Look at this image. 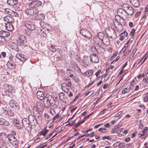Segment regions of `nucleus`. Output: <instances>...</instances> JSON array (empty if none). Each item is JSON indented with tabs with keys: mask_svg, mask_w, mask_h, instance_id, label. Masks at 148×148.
Listing matches in <instances>:
<instances>
[{
	"mask_svg": "<svg viewBox=\"0 0 148 148\" xmlns=\"http://www.w3.org/2000/svg\"><path fill=\"white\" fill-rule=\"evenodd\" d=\"M39 12L38 8H29L25 10V12L27 17H30L37 14Z\"/></svg>",
	"mask_w": 148,
	"mask_h": 148,
	"instance_id": "f257e3e1",
	"label": "nucleus"
},
{
	"mask_svg": "<svg viewBox=\"0 0 148 148\" xmlns=\"http://www.w3.org/2000/svg\"><path fill=\"white\" fill-rule=\"evenodd\" d=\"M122 8L124 12L128 15H132L134 14V9L130 5L127 4L123 5Z\"/></svg>",
	"mask_w": 148,
	"mask_h": 148,
	"instance_id": "f03ea898",
	"label": "nucleus"
},
{
	"mask_svg": "<svg viewBox=\"0 0 148 148\" xmlns=\"http://www.w3.org/2000/svg\"><path fill=\"white\" fill-rule=\"evenodd\" d=\"M106 32L109 37L114 39L116 38L117 34L116 31L112 28H108L106 29Z\"/></svg>",
	"mask_w": 148,
	"mask_h": 148,
	"instance_id": "7ed1b4c3",
	"label": "nucleus"
},
{
	"mask_svg": "<svg viewBox=\"0 0 148 148\" xmlns=\"http://www.w3.org/2000/svg\"><path fill=\"white\" fill-rule=\"evenodd\" d=\"M117 16H116L115 18L113 20V23L114 26L117 29V31L120 32L123 29L122 25H120L119 21V19L118 18Z\"/></svg>",
	"mask_w": 148,
	"mask_h": 148,
	"instance_id": "20e7f679",
	"label": "nucleus"
},
{
	"mask_svg": "<svg viewBox=\"0 0 148 148\" xmlns=\"http://www.w3.org/2000/svg\"><path fill=\"white\" fill-rule=\"evenodd\" d=\"M42 100H43V103L45 105L48 106L52 103H51V100H53V98L51 95H48L45 96Z\"/></svg>",
	"mask_w": 148,
	"mask_h": 148,
	"instance_id": "39448f33",
	"label": "nucleus"
},
{
	"mask_svg": "<svg viewBox=\"0 0 148 148\" xmlns=\"http://www.w3.org/2000/svg\"><path fill=\"white\" fill-rule=\"evenodd\" d=\"M42 2L39 1H34L30 3L28 6L29 8H37L38 6H40Z\"/></svg>",
	"mask_w": 148,
	"mask_h": 148,
	"instance_id": "423d86ee",
	"label": "nucleus"
},
{
	"mask_svg": "<svg viewBox=\"0 0 148 148\" xmlns=\"http://www.w3.org/2000/svg\"><path fill=\"white\" fill-rule=\"evenodd\" d=\"M24 24L25 26L29 30H33L35 28L34 25L29 21H25Z\"/></svg>",
	"mask_w": 148,
	"mask_h": 148,
	"instance_id": "0eeeda50",
	"label": "nucleus"
},
{
	"mask_svg": "<svg viewBox=\"0 0 148 148\" xmlns=\"http://www.w3.org/2000/svg\"><path fill=\"white\" fill-rule=\"evenodd\" d=\"M27 42L26 38L23 35H21L19 37L18 44L21 46L25 45Z\"/></svg>",
	"mask_w": 148,
	"mask_h": 148,
	"instance_id": "6e6552de",
	"label": "nucleus"
},
{
	"mask_svg": "<svg viewBox=\"0 0 148 148\" xmlns=\"http://www.w3.org/2000/svg\"><path fill=\"white\" fill-rule=\"evenodd\" d=\"M80 33L84 37L88 38H91L92 35L90 32L88 30L85 29H82L80 31Z\"/></svg>",
	"mask_w": 148,
	"mask_h": 148,
	"instance_id": "1a4fd4ad",
	"label": "nucleus"
},
{
	"mask_svg": "<svg viewBox=\"0 0 148 148\" xmlns=\"http://www.w3.org/2000/svg\"><path fill=\"white\" fill-rule=\"evenodd\" d=\"M43 108V105L42 103L40 102H38L36 103V106L34 107V110H35L36 111H40Z\"/></svg>",
	"mask_w": 148,
	"mask_h": 148,
	"instance_id": "9d476101",
	"label": "nucleus"
},
{
	"mask_svg": "<svg viewBox=\"0 0 148 148\" xmlns=\"http://www.w3.org/2000/svg\"><path fill=\"white\" fill-rule=\"evenodd\" d=\"M31 125H35V123H36V121L35 117L32 115H29L27 119Z\"/></svg>",
	"mask_w": 148,
	"mask_h": 148,
	"instance_id": "9b49d317",
	"label": "nucleus"
},
{
	"mask_svg": "<svg viewBox=\"0 0 148 148\" xmlns=\"http://www.w3.org/2000/svg\"><path fill=\"white\" fill-rule=\"evenodd\" d=\"M61 86L62 90L65 92L67 93L69 90V87L71 86H68L65 83H62L61 84Z\"/></svg>",
	"mask_w": 148,
	"mask_h": 148,
	"instance_id": "f8f14e48",
	"label": "nucleus"
},
{
	"mask_svg": "<svg viewBox=\"0 0 148 148\" xmlns=\"http://www.w3.org/2000/svg\"><path fill=\"white\" fill-rule=\"evenodd\" d=\"M4 21L7 22L6 23H12L14 22L13 18L9 16H7L3 18Z\"/></svg>",
	"mask_w": 148,
	"mask_h": 148,
	"instance_id": "ddd939ff",
	"label": "nucleus"
},
{
	"mask_svg": "<svg viewBox=\"0 0 148 148\" xmlns=\"http://www.w3.org/2000/svg\"><path fill=\"white\" fill-rule=\"evenodd\" d=\"M91 57L90 56H85L84 57L83 61L86 65H89L90 62H91Z\"/></svg>",
	"mask_w": 148,
	"mask_h": 148,
	"instance_id": "4468645a",
	"label": "nucleus"
},
{
	"mask_svg": "<svg viewBox=\"0 0 148 148\" xmlns=\"http://www.w3.org/2000/svg\"><path fill=\"white\" fill-rule=\"evenodd\" d=\"M23 126L27 127L31 125L30 123L26 118H24L22 120Z\"/></svg>",
	"mask_w": 148,
	"mask_h": 148,
	"instance_id": "2eb2a0df",
	"label": "nucleus"
},
{
	"mask_svg": "<svg viewBox=\"0 0 148 148\" xmlns=\"http://www.w3.org/2000/svg\"><path fill=\"white\" fill-rule=\"evenodd\" d=\"M9 104L10 106L12 108H18V104L15 101L13 100H10L9 102Z\"/></svg>",
	"mask_w": 148,
	"mask_h": 148,
	"instance_id": "dca6fc26",
	"label": "nucleus"
},
{
	"mask_svg": "<svg viewBox=\"0 0 148 148\" xmlns=\"http://www.w3.org/2000/svg\"><path fill=\"white\" fill-rule=\"evenodd\" d=\"M91 57V62L94 63H97L99 62V58L96 54H93Z\"/></svg>",
	"mask_w": 148,
	"mask_h": 148,
	"instance_id": "f3484780",
	"label": "nucleus"
},
{
	"mask_svg": "<svg viewBox=\"0 0 148 148\" xmlns=\"http://www.w3.org/2000/svg\"><path fill=\"white\" fill-rule=\"evenodd\" d=\"M130 2L135 8L138 7L140 5L139 1L138 0H130Z\"/></svg>",
	"mask_w": 148,
	"mask_h": 148,
	"instance_id": "a211bd4d",
	"label": "nucleus"
},
{
	"mask_svg": "<svg viewBox=\"0 0 148 148\" xmlns=\"http://www.w3.org/2000/svg\"><path fill=\"white\" fill-rule=\"evenodd\" d=\"M5 26L6 29L8 31H11L14 29L13 25L10 23H5Z\"/></svg>",
	"mask_w": 148,
	"mask_h": 148,
	"instance_id": "6ab92c4d",
	"label": "nucleus"
},
{
	"mask_svg": "<svg viewBox=\"0 0 148 148\" xmlns=\"http://www.w3.org/2000/svg\"><path fill=\"white\" fill-rule=\"evenodd\" d=\"M16 57L22 62L25 61L26 60V58H25L24 55L22 54L17 53L16 55Z\"/></svg>",
	"mask_w": 148,
	"mask_h": 148,
	"instance_id": "aec40b11",
	"label": "nucleus"
},
{
	"mask_svg": "<svg viewBox=\"0 0 148 148\" xmlns=\"http://www.w3.org/2000/svg\"><path fill=\"white\" fill-rule=\"evenodd\" d=\"M36 95L38 98L40 100H41L44 99L45 96L42 92L39 91L37 92Z\"/></svg>",
	"mask_w": 148,
	"mask_h": 148,
	"instance_id": "412c9836",
	"label": "nucleus"
},
{
	"mask_svg": "<svg viewBox=\"0 0 148 148\" xmlns=\"http://www.w3.org/2000/svg\"><path fill=\"white\" fill-rule=\"evenodd\" d=\"M94 41L97 44L99 45L100 46L103 42L102 39H101V38H99L97 37L94 39Z\"/></svg>",
	"mask_w": 148,
	"mask_h": 148,
	"instance_id": "4be33fe9",
	"label": "nucleus"
},
{
	"mask_svg": "<svg viewBox=\"0 0 148 148\" xmlns=\"http://www.w3.org/2000/svg\"><path fill=\"white\" fill-rule=\"evenodd\" d=\"M102 43H103L105 45L108 46L110 44V40L108 37H105L103 38V39H102Z\"/></svg>",
	"mask_w": 148,
	"mask_h": 148,
	"instance_id": "5701e85b",
	"label": "nucleus"
},
{
	"mask_svg": "<svg viewBox=\"0 0 148 148\" xmlns=\"http://www.w3.org/2000/svg\"><path fill=\"white\" fill-rule=\"evenodd\" d=\"M0 125H9V123L8 121L4 119L0 118Z\"/></svg>",
	"mask_w": 148,
	"mask_h": 148,
	"instance_id": "b1692460",
	"label": "nucleus"
},
{
	"mask_svg": "<svg viewBox=\"0 0 148 148\" xmlns=\"http://www.w3.org/2000/svg\"><path fill=\"white\" fill-rule=\"evenodd\" d=\"M0 34H1V36L4 38V37L9 36L10 35V33L9 32L4 31H1L0 32Z\"/></svg>",
	"mask_w": 148,
	"mask_h": 148,
	"instance_id": "393cba45",
	"label": "nucleus"
},
{
	"mask_svg": "<svg viewBox=\"0 0 148 148\" xmlns=\"http://www.w3.org/2000/svg\"><path fill=\"white\" fill-rule=\"evenodd\" d=\"M45 15L42 14H38L35 17L36 19L37 20L42 21L45 19Z\"/></svg>",
	"mask_w": 148,
	"mask_h": 148,
	"instance_id": "a878e982",
	"label": "nucleus"
},
{
	"mask_svg": "<svg viewBox=\"0 0 148 148\" xmlns=\"http://www.w3.org/2000/svg\"><path fill=\"white\" fill-rule=\"evenodd\" d=\"M127 33L126 31H124L120 35V36L119 38V40H123L125 38V37H127Z\"/></svg>",
	"mask_w": 148,
	"mask_h": 148,
	"instance_id": "bb28decb",
	"label": "nucleus"
},
{
	"mask_svg": "<svg viewBox=\"0 0 148 148\" xmlns=\"http://www.w3.org/2000/svg\"><path fill=\"white\" fill-rule=\"evenodd\" d=\"M121 127V125H119V124L117 125H116L114 126V128H113L112 130L111 131V132L112 133H114L116 132L117 133V130H118Z\"/></svg>",
	"mask_w": 148,
	"mask_h": 148,
	"instance_id": "cd10ccee",
	"label": "nucleus"
},
{
	"mask_svg": "<svg viewBox=\"0 0 148 148\" xmlns=\"http://www.w3.org/2000/svg\"><path fill=\"white\" fill-rule=\"evenodd\" d=\"M7 2L8 4L11 5H13L16 4V1L14 0H7Z\"/></svg>",
	"mask_w": 148,
	"mask_h": 148,
	"instance_id": "c85d7f7f",
	"label": "nucleus"
},
{
	"mask_svg": "<svg viewBox=\"0 0 148 148\" xmlns=\"http://www.w3.org/2000/svg\"><path fill=\"white\" fill-rule=\"evenodd\" d=\"M93 73V71L92 70H90L87 71L85 72L84 74L87 76H91Z\"/></svg>",
	"mask_w": 148,
	"mask_h": 148,
	"instance_id": "c756f323",
	"label": "nucleus"
},
{
	"mask_svg": "<svg viewBox=\"0 0 148 148\" xmlns=\"http://www.w3.org/2000/svg\"><path fill=\"white\" fill-rule=\"evenodd\" d=\"M7 138L10 142L13 140L14 138H15L14 136L11 134H9L8 135Z\"/></svg>",
	"mask_w": 148,
	"mask_h": 148,
	"instance_id": "7c9ffc66",
	"label": "nucleus"
},
{
	"mask_svg": "<svg viewBox=\"0 0 148 148\" xmlns=\"http://www.w3.org/2000/svg\"><path fill=\"white\" fill-rule=\"evenodd\" d=\"M17 121V120H16ZM16 127L18 129H21L23 128V125H21L18 122V121H16L15 123V125Z\"/></svg>",
	"mask_w": 148,
	"mask_h": 148,
	"instance_id": "2f4dec72",
	"label": "nucleus"
},
{
	"mask_svg": "<svg viewBox=\"0 0 148 148\" xmlns=\"http://www.w3.org/2000/svg\"><path fill=\"white\" fill-rule=\"evenodd\" d=\"M48 132V130L46 129H44L42 130L40 132L39 134V135H42L43 136H45L47 134Z\"/></svg>",
	"mask_w": 148,
	"mask_h": 148,
	"instance_id": "473e14b6",
	"label": "nucleus"
},
{
	"mask_svg": "<svg viewBox=\"0 0 148 148\" xmlns=\"http://www.w3.org/2000/svg\"><path fill=\"white\" fill-rule=\"evenodd\" d=\"M91 51L93 53V54H96L97 51L95 47L94 46H92L90 48Z\"/></svg>",
	"mask_w": 148,
	"mask_h": 148,
	"instance_id": "72a5a7b5",
	"label": "nucleus"
},
{
	"mask_svg": "<svg viewBox=\"0 0 148 148\" xmlns=\"http://www.w3.org/2000/svg\"><path fill=\"white\" fill-rule=\"evenodd\" d=\"M10 143L14 146L15 147L17 146L18 142L16 138H14V140H12V141H11Z\"/></svg>",
	"mask_w": 148,
	"mask_h": 148,
	"instance_id": "f704fd0d",
	"label": "nucleus"
},
{
	"mask_svg": "<svg viewBox=\"0 0 148 148\" xmlns=\"http://www.w3.org/2000/svg\"><path fill=\"white\" fill-rule=\"evenodd\" d=\"M4 88H5L6 90L9 92H11L12 91V90L10 89L12 87L11 86L9 85L5 84L4 85Z\"/></svg>",
	"mask_w": 148,
	"mask_h": 148,
	"instance_id": "c9c22d12",
	"label": "nucleus"
},
{
	"mask_svg": "<svg viewBox=\"0 0 148 148\" xmlns=\"http://www.w3.org/2000/svg\"><path fill=\"white\" fill-rule=\"evenodd\" d=\"M131 88V86H130L128 88H124L122 91V93L123 94H124L126 92H128L130 91V89Z\"/></svg>",
	"mask_w": 148,
	"mask_h": 148,
	"instance_id": "e433bc0d",
	"label": "nucleus"
},
{
	"mask_svg": "<svg viewBox=\"0 0 148 148\" xmlns=\"http://www.w3.org/2000/svg\"><path fill=\"white\" fill-rule=\"evenodd\" d=\"M117 17L119 19V21L120 23V25H122V24H124L125 20L123 18L120 17L119 16H117Z\"/></svg>",
	"mask_w": 148,
	"mask_h": 148,
	"instance_id": "4c0bfd02",
	"label": "nucleus"
},
{
	"mask_svg": "<svg viewBox=\"0 0 148 148\" xmlns=\"http://www.w3.org/2000/svg\"><path fill=\"white\" fill-rule=\"evenodd\" d=\"M98 36H97V37H98L99 38H101V39H103V38H105L104 37V34L103 33H99L98 34Z\"/></svg>",
	"mask_w": 148,
	"mask_h": 148,
	"instance_id": "58836bf2",
	"label": "nucleus"
},
{
	"mask_svg": "<svg viewBox=\"0 0 148 148\" xmlns=\"http://www.w3.org/2000/svg\"><path fill=\"white\" fill-rule=\"evenodd\" d=\"M9 66L10 69H13L15 68V65L14 63L10 62L9 63Z\"/></svg>",
	"mask_w": 148,
	"mask_h": 148,
	"instance_id": "ea45409f",
	"label": "nucleus"
},
{
	"mask_svg": "<svg viewBox=\"0 0 148 148\" xmlns=\"http://www.w3.org/2000/svg\"><path fill=\"white\" fill-rule=\"evenodd\" d=\"M148 93H147L144 95V97L143 98V101L146 102L148 101Z\"/></svg>",
	"mask_w": 148,
	"mask_h": 148,
	"instance_id": "a19ab883",
	"label": "nucleus"
},
{
	"mask_svg": "<svg viewBox=\"0 0 148 148\" xmlns=\"http://www.w3.org/2000/svg\"><path fill=\"white\" fill-rule=\"evenodd\" d=\"M65 82L64 83H65L66 84L68 85V86H71V82L70 80H65Z\"/></svg>",
	"mask_w": 148,
	"mask_h": 148,
	"instance_id": "79ce46f5",
	"label": "nucleus"
},
{
	"mask_svg": "<svg viewBox=\"0 0 148 148\" xmlns=\"http://www.w3.org/2000/svg\"><path fill=\"white\" fill-rule=\"evenodd\" d=\"M125 12L124 10L123 9V8H122L121 9H119L117 11V13L119 14H122Z\"/></svg>",
	"mask_w": 148,
	"mask_h": 148,
	"instance_id": "37998d69",
	"label": "nucleus"
},
{
	"mask_svg": "<svg viewBox=\"0 0 148 148\" xmlns=\"http://www.w3.org/2000/svg\"><path fill=\"white\" fill-rule=\"evenodd\" d=\"M50 50L52 52H55L56 50V48L54 47L53 45H51L50 47Z\"/></svg>",
	"mask_w": 148,
	"mask_h": 148,
	"instance_id": "c03bdc74",
	"label": "nucleus"
},
{
	"mask_svg": "<svg viewBox=\"0 0 148 148\" xmlns=\"http://www.w3.org/2000/svg\"><path fill=\"white\" fill-rule=\"evenodd\" d=\"M5 39L3 37L0 36V44L1 43L5 42Z\"/></svg>",
	"mask_w": 148,
	"mask_h": 148,
	"instance_id": "a18cd8bd",
	"label": "nucleus"
},
{
	"mask_svg": "<svg viewBox=\"0 0 148 148\" xmlns=\"http://www.w3.org/2000/svg\"><path fill=\"white\" fill-rule=\"evenodd\" d=\"M59 116V114H57L56 116H55L52 119V122H54V121L56 119H58Z\"/></svg>",
	"mask_w": 148,
	"mask_h": 148,
	"instance_id": "49530a36",
	"label": "nucleus"
},
{
	"mask_svg": "<svg viewBox=\"0 0 148 148\" xmlns=\"http://www.w3.org/2000/svg\"><path fill=\"white\" fill-rule=\"evenodd\" d=\"M65 95L64 93L63 92H60L59 95V97L60 99L61 98H64V96Z\"/></svg>",
	"mask_w": 148,
	"mask_h": 148,
	"instance_id": "de8ad7c7",
	"label": "nucleus"
},
{
	"mask_svg": "<svg viewBox=\"0 0 148 148\" xmlns=\"http://www.w3.org/2000/svg\"><path fill=\"white\" fill-rule=\"evenodd\" d=\"M145 77V74L142 73L138 75L137 76V78L138 79H140L142 77Z\"/></svg>",
	"mask_w": 148,
	"mask_h": 148,
	"instance_id": "09e8293b",
	"label": "nucleus"
},
{
	"mask_svg": "<svg viewBox=\"0 0 148 148\" xmlns=\"http://www.w3.org/2000/svg\"><path fill=\"white\" fill-rule=\"evenodd\" d=\"M58 132L57 131L55 130L54 132L52 133H53V136L52 138L55 137L58 134Z\"/></svg>",
	"mask_w": 148,
	"mask_h": 148,
	"instance_id": "8fccbe9b",
	"label": "nucleus"
},
{
	"mask_svg": "<svg viewBox=\"0 0 148 148\" xmlns=\"http://www.w3.org/2000/svg\"><path fill=\"white\" fill-rule=\"evenodd\" d=\"M143 81L145 83L148 84V77L146 78L144 77L143 79Z\"/></svg>",
	"mask_w": 148,
	"mask_h": 148,
	"instance_id": "3c124183",
	"label": "nucleus"
},
{
	"mask_svg": "<svg viewBox=\"0 0 148 148\" xmlns=\"http://www.w3.org/2000/svg\"><path fill=\"white\" fill-rule=\"evenodd\" d=\"M135 31V30L134 29H133L132 30L130 34L131 36H134Z\"/></svg>",
	"mask_w": 148,
	"mask_h": 148,
	"instance_id": "603ef678",
	"label": "nucleus"
},
{
	"mask_svg": "<svg viewBox=\"0 0 148 148\" xmlns=\"http://www.w3.org/2000/svg\"><path fill=\"white\" fill-rule=\"evenodd\" d=\"M147 127H145L143 129L142 131V132L144 134L147 130Z\"/></svg>",
	"mask_w": 148,
	"mask_h": 148,
	"instance_id": "864d4df0",
	"label": "nucleus"
},
{
	"mask_svg": "<svg viewBox=\"0 0 148 148\" xmlns=\"http://www.w3.org/2000/svg\"><path fill=\"white\" fill-rule=\"evenodd\" d=\"M37 30L38 32H37V33L38 34H39L40 33H41V32L42 31V29L41 28H39L37 27Z\"/></svg>",
	"mask_w": 148,
	"mask_h": 148,
	"instance_id": "5fc2aeb1",
	"label": "nucleus"
},
{
	"mask_svg": "<svg viewBox=\"0 0 148 148\" xmlns=\"http://www.w3.org/2000/svg\"><path fill=\"white\" fill-rule=\"evenodd\" d=\"M53 134V133H50L49 135H47L46 138V140H47Z\"/></svg>",
	"mask_w": 148,
	"mask_h": 148,
	"instance_id": "6e6d98bb",
	"label": "nucleus"
},
{
	"mask_svg": "<svg viewBox=\"0 0 148 148\" xmlns=\"http://www.w3.org/2000/svg\"><path fill=\"white\" fill-rule=\"evenodd\" d=\"M136 132H135L132 133L131 135V137L132 138H134L136 136Z\"/></svg>",
	"mask_w": 148,
	"mask_h": 148,
	"instance_id": "4d7b16f0",
	"label": "nucleus"
},
{
	"mask_svg": "<svg viewBox=\"0 0 148 148\" xmlns=\"http://www.w3.org/2000/svg\"><path fill=\"white\" fill-rule=\"evenodd\" d=\"M94 92L93 90H91L88 92V95L89 96H90Z\"/></svg>",
	"mask_w": 148,
	"mask_h": 148,
	"instance_id": "13d9d810",
	"label": "nucleus"
},
{
	"mask_svg": "<svg viewBox=\"0 0 148 148\" xmlns=\"http://www.w3.org/2000/svg\"><path fill=\"white\" fill-rule=\"evenodd\" d=\"M118 130H117V133L118 134H119L122 132V130H123V128H119V129H118Z\"/></svg>",
	"mask_w": 148,
	"mask_h": 148,
	"instance_id": "bf43d9fd",
	"label": "nucleus"
},
{
	"mask_svg": "<svg viewBox=\"0 0 148 148\" xmlns=\"http://www.w3.org/2000/svg\"><path fill=\"white\" fill-rule=\"evenodd\" d=\"M93 82H92L91 83H89L87 85H86L85 86V88H89L91 85L92 84Z\"/></svg>",
	"mask_w": 148,
	"mask_h": 148,
	"instance_id": "052dcab7",
	"label": "nucleus"
},
{
	"mask_svg": "<svg viewBox=\"0 0 148 148\" xmlns=\"http://www.w3.org/2000/svg\"><path fill=\"white\" fill-rule=\"evenodd\" d=\"M147 56H148V54H146L145 56L144 57V59L143 60V61L141 62L140 64H142L144 62V61L146 60V59L147 58Z\"/></svg>",
	"mask_w": 148,
	"mask_h": 148,
	"instance_id": "680f3d73",
	"label": "nucleus"
},
{
	"mask_svg": "<svg viewBox=\"0 0 148 148\" xmlns=\"http://www.w3.org/2000/svg\"><path fill=\"white\" fill-rule=\"evenodd\" d=\"M120 58V57L119 56H117L116 58V59L115 60H113V61L111 62V64H112V62H116Z\"/></svg>",
	"mask_w": 148,
	"mask_h": 148,
	"instance_id": "e2e57ef3",
	"label": "nucleus"
},
{
	"mask_svg": "<svg viewBox=\"0 0 148 148\" xmlns=\"http://www.w3.org/2000/svg\"><path fill=\"white\" fill-rule=\"evenodd\" d=\"M120 144V142L118 141L115 143L114 144V146H117L119 145Z\"/></svg>",
	"mask_w": 148,
	"mask_h": 148,
	"instance_id": "0e129e2a",
	"label": "nucleus"
},
{
	"mask_svg": "<svg viewBox=\"0 0 148 148\" xmlns=\"http://www.w3.org/2000/svg\"><path fill=\"white\" fill-rule=\"evenodd\" d=\"M110 126V125L109 123H107L105 124L104 125V127H109Z\"/></svg>",
	"mask_w": 148,
	"mask_h": 148,
	"instance_id": "69168bd1",
	"label": "nucleus"
},
{
	"mask_svg": "<svg viewBox=\"0 0 148 148\" xmlns=\"http://www.w3.org/2000/svg\"><path fill=\"white\" fill-rule=\"evenodd\" d=\"M101 72V70H98V71L95 73V75H96V77H97L98 76V75Z\"/></svg>",
	"mask_w": 148,
	"mask_h": 148,
	"instance_id": "338daca9",
	"label": "nucleus"
},
{
	"mask_svg": "<svg viewBox=\"0 0 148 148\" xmlns=\"http://www.w3.org/2000/svg\"><path fill=\"white\" fill-rule=\"evenodd\" d=\"M130 138L129 137H127L125 139L124 141L126 142H128L130 140Z\"/></svg>",
	"mask_w": 148,
	"mask_h": 148,
	"instance_id": "774afa93",
	"label": "nucleus"
}]
</instances>
